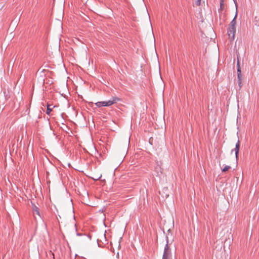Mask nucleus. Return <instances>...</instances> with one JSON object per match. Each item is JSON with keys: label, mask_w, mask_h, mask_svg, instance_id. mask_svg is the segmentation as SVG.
Instances as JSON below:
<instances>
[{"label": "nucleus", "mask_w": 259, "mask_h": 259, "mask_svg": "<svg viewBox=\"0 0 259 259\" xmlns=\"http://www.w3.org/2000/svg\"><path fill=\"white\" fill-rule=\"evenodd\" d=\"M237 65H238V68H237V74H238V73H241V70H240V67H239V61H238V62H237Z\"/></svg>", "instance_id": "nucleus-10"}, {"label": "nucleus", "mask_w": 259, "mask_h": 259, "mask_svg": "<svg viewBox=\"0 0 259 259\" xmlns=\"http://www.w3.org/2000/svg\"><path fill=\"white\" fill-rule=\"evenodd\" d=\"M76 235L78 236H81L82 235V234L80 233H76Z\"/></svg>", "instance_id": "nucleus-14"}, {"label": "nucleus", "mask_w": 259, "mask_h": 259, "mask_svg": "<svg viewBox=\"0 0 259 259\" xmlns=\"http://www.w3.org/2000/svg\"><path fill=\"white\" fill-rule=\"evenodd\" d=\"M171 257V249L168 245V239L166 236V244L164 248L162 259H170Z\"/></svg>", "instance_id": "nucleus-2"}, {"label": "nucleus", "mask_w": 259, "mask_h": 259, "mask_svg": "<svg viewBox=\"0 0 259 259\" xmlns=\"http://www.w3.org/2000/svg\"><path fill=\"white\" fill-rule=\"evenodd\" d=\"M239 148H240V142L239 140H238L237 143L236 144L235 148L234 149L232 150V151H231V152H233V151H235V156H236V158L237 159L238 158V154H239Z\"/></svg>", "instance_id": "nucleus-4"}, {"label": "nucleus", "mask_w": 259, "mask_h": 259, "mask_svg": "<svg viewBox=\"0 0 259 259\" xmlns=\"http://www.w3.org/2000/svg\"><path fill=\"white\" fill-rule=\"evenodd\" d=\"M237 76H238V83H239V85L240 86V84L241 83V73H238L237 74Z\"/></svg>", "instance_id": "nucleus-8"}, {"label": "nucleus", "mask_w": 259, "mask_h": 259, "mask_svg": "<svg viewBox=\"0 0 259 259\" xmlns=\"http://www.w3.org/2000/svg\"><path fill=\"white\" fill-rule=\"evenodd\" d=\"M234 3V4L236 6V10L237 9V7H238V5H237V1L236 0H233Z\"/></svg>", "instance_id": "nucleus-13"}, {"label": "nucleus", "mask_w": 259, "mask_h": 259, "mask_svg": "<svg viewBox=\"0 0 259 259\" xmlns=\"http://www.w3.org/2000/svg\"><path fill=\"white\" fill-rule=\"evenodd\" d=\"M32 209L34 213L38 215L39 217L40 216L39 213V209L37 206H36L35 205H33Z\"/></svg>", "instance_id": "nucleus-6"}, {"label": "nucleus", "mask_w": 259, "mask_h": 259, "mask_svg": "<svg viewBox=\"0 0 259 259\" xmlns=\"http://www.w3.org/2000/svg\"><path fill=\"white\" fill-rule=\"evenodd\" d=\"M119 100V99L117 97H113L112 98V99H111L108 101L98 102L95 103V105L98 107L110 106L116 103V102Z\"/></svg>", "instance_id": "nucleus-1"}, {"label": "nucleus", "mask_w": 259, "mask_h": 259, "mask_svg": "<svg viewBox=\"0 0 259 259\" xmlns=\"http://www.w3.org/2000/svg\"><path fill=\"white\" fill-rule=\"evenodd\" d=\"M201 0H195V4L196 6H198L200 5Z\"/></svg>", "instance_id": "nucleus-11"}, {"label": "nucleus", "mask_w": 259, "mask_h": 259, "mask_svg": "<svg viewBox=\"0 0 259 259\" xmlns=\"http://www.w3.org/2000/svg\"><path fill=\"white\" fill-rule=\"evenodd\" d=\"M237 12H236V14L234 17V18L233 19V20L231 21V22H230V24H229V26H231V27H235V25L236 24V18H237Z\"/></svg>", "instance_id": "nucleus-5"}, {"label": "nucleus", "mask_w": 259, "mask_h": 259, "mask_svg": "<svg viewBox=\"0 0 259 259\" xmlns=\"http://www.w3.org/2000/svg\"><path fill=\"white\" fill-rule=\"evenodd\" d=\"M52 111V109L50 107V106L48 104L47 105V111L46 113L48 115H49L51 113V112Z\"/></svg>", "instance_id": "nucleus-7"}, {"label": "nucleus", "mask_w": 259, "mask_h": 259, "mask_svg": "<svg viewBox=\"0 0 259 259\" xmlns=\"http://www.w3.org/2000/svg\"><path fill=\"white\" fill-rule=\"evenodd\" d=\"M224 6V0H221L220 2V8L222 9L223 6Z\"/></svg>", "instance_id": "nucleus-12"}, {"label": "nucleus", "mask_w": 259, "mask_h": 259, "mask_svg": "<svg viewBox=\"0 0 259 259\" xmlns=\"http://www.w3.org/2000/svg\"><path fill=\"white\" fill-rule=\"evenodd\" d=\"M101 176L99 177H98L97 178V179H94L95 180H99L100 178H101Z\"/></svg>", "instance_id": "nucleus-15"}, {"label": "nucleus", "mask_w": 259, "mask_h": 259, "mask_svg": "<svg viewBox=\"0 0 259 259\" xmlns=\"http://www.w3.org/2000/svg\"><path fill=\"white\" fill-rule=\"evenodd\" d=\"M236 33V27L229 26L228 28V34L229 37L232 36V38L234 39Z\"/></svg>", "instance_id": "nucleus-3"}, {"label": "nucleus", "mask_w": 259, "mask_h": 259, "mask_svg": "<svg viewBox=\"0 0 259 259\" xmlns=\"http://www.w3.org/2000/svg\"><path fill=\"white\" fill-rule=\"evenodd\" d=\"M257 18V17H255L254 19H256Z\"/></svg>", "instance_id": "nucleus-16"}, {"label": "nucleus", "mask_w": 259, "mask_h": 259, "mask_svg": "<svg viewBox=\"0 0 259 259\" xmlns=\"http://www.w3.org/2000/svg\"><path fill=\"white\" fill-rule=\"evenodd\" d=\"M231 168V167L230 166H228V165H226L223 169H222V171L223 172H226L227 171V170H228L230 168Z\"/></svg>", "instance_id": "nucleus-9"}]
</instances>
